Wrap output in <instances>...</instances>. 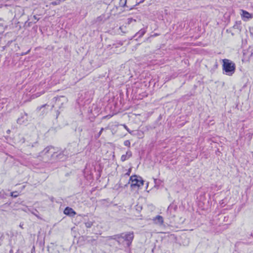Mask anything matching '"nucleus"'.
Masks as SVG:
<instances>
[{
  "instance_id": "obj_1",
  "label": "nucleus",
  "mask_w": 253,
  "mask_h": 253,
  "mask_svg": "<svg viewBox=\"0 0 253 253\" xmlns=\"http://www.w3.org/2000/svg\"><path fill=\"white\" fill-rule=\"evenodd\" d=\"M42 156H46L49 160L52 161H64L67 158L66 152L65 150L59 151L52 146L46 147L41 152Z\"/></svg>"
},
{
  "instance_id": "obj_2",
  "label": "nucleus",
  "mask_w": 253,
  "mask_h": 253,
  "mask_svg": "<svg viewBox=\"0 0 253 253\" xmlns=\"http://www.w3.org/2000/svg\"><path fill=\"white\" fill-rule=\"evenodd\" d=\"M222 62L223 73L228 76H232L235 72V64L232 61L227 59H223Z\"/></svg>"
},
{
  "instance_id": "obj_3",
  "label": "nucleus",
  "mask_w": 253,
  "mask_h": 253,
  "mask_svg": "<svg viewBox=\"0 0 253 253\" xmlns=\"http://www.w3.org/2000/svg\"><path fill=\"white\" fill-rule=\"evenodd\" d=\"M139 178L140 179H138L135 175H132L130 177L128 183L130 184V186L132 189H138L143 185L144 181L142 179L141 177H140Z\"/></svg>"
},
{
  "instance_id": "obj_4",
  "label": "nucleus",
  "mask_w": 253,
  "mask_h": 253,
  "mask_svg": "<svg viewBox=\"0 0 253 253\" xmlns=\"http://www.w3.org/2000/svg\"><path fill=\"white\" fill-rule=\"evenodd\" d=\"M114 237H115L112 238V239H116V237L118 238H123L127 242V246H129L133 239L134 235L132 232H129L126 233H122L120 235H115Z\"/></svg>"
},
{
  "instance_id": "obj_5",
  "label": "nucleus",
  "mask_w": 253,
  "mask_h": 253,
  "mask_svg": "<svg viewBox=\"0 0 253 253\" xmlns=\"http://www.w3.org/2000/svg\"><path fill=\"white\" fill-rule=\"evenodd\" d=\"M177 207L173 204H170L167 209V214L169 217H174L175 216V212Z\"/></svg>"
},
{
  "instance_id": "obj_6",
  "label": "nucleus",
  "mask_w": 253,
  "mask_h": 253,
  "mask_svg": "<svg viewBox=\"0 0 253 253\" xmlns=\"http://www.w3.org/2000/svg\"><path fill=\"white\" fill-rule=\"evenodd\" d=\"M130 0H128V4H127V0H119V6L122 7H127L129 9H132L133 7L132 5H130L129 3L130 2Z\"/></svg>"
},
{
  "instance_id": "obj_7",
  "label": "nucleus",
  "mask_w": 253,
  "mask_h": 253,
  "mask_svg": "<svg viewBox=\"0 0 253 253\" xmlns=\"http://www.w3.org/2000/svg\"><path fill=\"white\" fill-rule=\"evenodd\" d=\"M153 222L155 224L159 226H162L164 223L163 217L161 215H157L153 219Z\"/></svg>"
},
{
  "instance_id": "obj_8",
  "label": "nucleus",
  "mask_w": 253,
  "mask_h": 253,
  "mask_svg": "<svg viewBox=\"0 0 253 253\" xmlns=\"http://www.w3.org/2000/svg\"><path fill=\"white\" fill-rule=\"evenodd\" d=\"M54 99L55 100L56 103L59 105L61 103V105H62L64 103L67 102V99L64 96H61L60 97H54Z\"/></svg>"
},
{
  "instance_id": "obj_9",
  "label": "nucleus",
  "mask_w": 253,
  "mask_h": 253,
  "mask_svg": "<svg viewBox=\"0 0 253 253\" xmlns=\"http://www.w3.org/2000/svg\"><path fill=\"white\" fill-rule=\"evenodd\" d=\"M64 214L70 216H74L76 215V212L71 208L66 207L64 211Z\"/></svg>"
},
{
  "instance_id": "obj_10",
  "label": "nucleus",
  "mask_w": 253,
  "mask_h": 253,
  "mask_svg": "<svg viewBox=\"0 0 253 253\" xmlns=\"http://www.w3.org/2000/svg\"><path fill=\"white\" fill-rule=\"evenodd\" d=\"M132 156V152L129 150H127L126 154L123 155L121 156V160L122 162H125L126 160H128Z\"/></svg>"
},
{
  "instance_id": "obj_11",
  "label": "nucleus",
  "mask_w": 253,
  "mask_h": 253,
  "mask_svg": "<svg viewBox=\"0 0 253 253\" xmlns=\"http://www.w3.org/2000/svg\"><path fill=\"white\" fill-rule=\"evenodd\" d=\"M146 32L145 29H141L135 34V37L137 36L138 38H141L145 34Z\"/></svg>"
},
{
  "instance_id": "obj_12",
  "label": "nucleus",
  "mask_w": 253,
  "mask_h": 253,
  "mask_svg": "<svg viewBox=\"0 0 253 253\" xmlns=\"http://www.w3.org/2000/svg\"><path fill=\"white\" fill-rule=\"evenodd\" d=\"M27 121V118H25L24 116L21 117L17 119V122L20 125H22L26 123Z\"/></svg>"
},
{
  "instance_id": "obj_13",
  "label": "nucleus",
  "mask_w": 253,
  "mask_h": 253,
  "mask_svg": "<svg viewBox=\"0 0 253 253\" xmlns=\"http://www.w3.org/2000/svg\"><path fill=\"white\" fill-rule=\"evenodd\" d=\"M242 15L244 18H246L247 19L252 18L251 14L250 13H249L248 12H247L245 10H242Z\"/></svg>"
},
{
  "instance_id": "obj_14",
  "label": "nucleus",
  "mask_w": 253,
  "mask_h": 253,
  "mask_svg": "<svg viewBox=\"0 0 253 253\" xmlns=\"http://www.w3.org/2000/svg\"><path fill=\"white\" fill-rule=\"evenodd\" d=\"M84 224L86 228H90L93 225V222L91 221H88L85 222Z\"/></svg>"
},
{
  "instance_id": "obj_15",
  "label": "nucleus",
  "mask_w": 253,
  "mask_h": 253,
  "mask_svg": "<svg viewBox=\"0 0 253 253\" xmlns=\"http://www.w3.org/2000/svg\"><path fill=\"white\" fill-rule=\"evenodd\" d=\"M6 198V194L4 191L1 190L0 191V198L4 199Z\"/></svg>"
},
{
  "instance_id": "obj_16",
  "label": "nucleus",
  "mask_w": 253,
  "mask_h": 253,
  "mask_svg": "<svg viewBox=\"0 0 253 253\" xmlns=\"http://www.w3.org/2000/svg\"><path fill=\"white\" fill-rule=\"evenodd\" d=\"M61 2V0H56L54 1L51 2V4L53 5L60 4Z\"/></svg>"
},
{
  "instance_id": "obj_17",
  "label": "nucleus",
  "mask_w": 253,
  "mask_h": 253,
  "mask_svg": "<svg viewBox=\"0 0 253 253\" xmlns=\"http://www.w3.org/2000/svg\"><path fill=\"white\" fill-rule=\"evenodd\" d=\"M10 195L12 197L16 198L18 196V194L17 191H14V192H11Z\"/></svg>"
},
{
  "instance_id": "obj_18",
  "label": "nucleus",
  "mask_w": 253,
  "mask_h": 253,
  "mask_svg": "<svg viewBox=\"0 0 253 253\" xmlns=\"http://www.w3.org/2000/svg\"><path fill=\"white\" fill-rule=\"evenodd\" d=\"M124 145L129 148L130 147V142L128 140H126L124 142Z\"/></svg>"
},
{
  "instance_id": "obj_19",
  "label": "nucleus",
  "mask_w": 253,
  "mask_h": 253,
  "mask_svg": "<svg viewBox=\"0 0 253 253\" xmlns=\"http://www.w3.org/2000/svg\"><path fill=\"white\" fill-rule=\"evenodd\" d=\"M123 126L128 132L129 133L132 134L133 131H131L125 124L123 125Z\"/></svg>"
},
{
  "instance_id": "obj_20",
  "label": "nucleus",
  "mask_w": 253,
  "mask_h": 253,
  "mask_svg": "<svg viewBox=\"0 0 253 253\" xmlns=\"http://www.w3.org/2000/svg\"><path fill=\"white\" fill-rule=\"evenodd\" d=\"M104 130V128H101V130H100V131L99 132V133H98V134L96 136V138H98L101 134L103 130Z\"/></svg>"
},
{
  "instance_id": "obj_21",
  "label": "nucleus",
  "mask_w": 253,
  "mask_h": 253,
  "mask_svg": "<svg viewBox=\"0 0 253 253\" xmlns=\"http://www.w3.org/2000/svg\"><path fill=\"white\" fill-rule=\"evenodd\" d=\"M239 27H240V24H238V23L236 22V24L233 26V27L234 29H239Z\"/></svg>"
},
{
  "instance_id": "obj_22",
  "label": "nucleus",
  "mask_w": 253,
  "mask_h": 253,
  "mask_svg": "<svg viewBox=\"0 0 253 253\" xmlns=\"http://www.w3.org/2000/svg\"><path fill=\"white\" fill-rule=\"evenodd\" d=\"M33 19L35 20L34 23H36V22L39 20V18H38L36 15L33 16Z\"/></svg>"
},
{
  "instance_id": "obj_23",
  "label": "nucleus",
  "mask_w": 253,
  "mask_h": 253,
  "mask_svg": "<svg viewBox=\"0 0 253 253\" xmlns=\"http://www.w3.org/2000/svg\"><path fill=\"white\" fill-rule=\"evenodd\" d=\"M132 21H135V20L133 19L132 18H128V23L130 24Z\"/></svg>"
},
{
  "instance_id": "obj_24",
  "label": "nucleus",
  "mask_w": 253,
  "mask_h": 253,
  "mask_svg": "<svg viewBox=\"0 0 253 253\" xmlns=\"http://www.w3.org/2000/svg\"><path fill=\"white\" fill-rule=\"evenodd\" d=\"M46 106H47V104H44V105H43L41 106V107H38V108H37V109H39V110H41L42 108L44 107H45Z\"/></svg>"
},
{
  "instance_id": "obj_25",
  "label": "nucleus",
  "mask_w": 253,
  "mask_h": 253,
  "mask_svg": "<svg viewBox=\"0 0 253 253\" xmlns=\"http://www.w3.org/2000/svg\"><path fill=\"white\" fill-rule=\"evenodd\" d=\"M37 143V142L36 141V142H35L34 144H32V147H34V146H35V145H34V144H36Z\"/></svg>"
},
{
  "instance_id": "obj_26",
  "label": "nucleus",
  "mask_w": 253,
  "mask_h": 253,
  "mask_svg": "<svg viewBox=\"0 0 253 253\" xmlns=\"http://www.w3.org/2000/svg\"><path fill=\"white\" fill-rule=\"evenodd\" d=\"M158 35L157 34H154V35H153V36H155H155H157Z\"/></svg>"
},
{
  "instance_id": "obj_27",
  "label": "nucleus",
  "mask_w": 253,
  "mask_h": 253,
  "mask_svg": "<svg viewBox=\"0 0 253 253\" xmlns=\"http://www.w3.org/2000/svg\"><path fill=\"white\" fill-rule=\"evenodd\" d=\"M12 250H10V253H12Z\"/></svg>"
},
{
  "instance_id": "obj_28",
  "label": "nucleus",
  "mask_w": 253,
  "mask_h": 253,
  "mask_svg": "<svg viewBox=\"0 0 253 253\" xmlns=\"http://www.w3.org/2000/svg\"><path fill=\"white\" fill-rule=\"evenodd\" d=\"M126 174H127V175H129V172H127V173H126Z\"/></svg>"
},
{
  "instance_id": "obj_29",
  "label": "nucleus",
  "mask_w": 253,
  "mask_h": 253,
  "mask_svg": "<svg viewBox=\"0 0 253 253\" xmlns=\"http://www.w3.org/2000/svg\"><path fill=\"white\" fill-rule=\"evenodd\" d=\"M54 105H52V108H53V107H54Z\"/></svg>"
},
{
  "instance_id": "obj_30",
  "label": "nucleus",
  "mask_w": 253,
  "mask_h": 253,
  "mask_svg": "<svg viewBox=\"0 0 253 253\" xmlns=\"http://www.w3.org/2000/svg\"><path fill=\"white\" fill-rule=\"evenodd\" d=\"M0 26H1V24H0Z\"/></svg>"
}]
</instances>
